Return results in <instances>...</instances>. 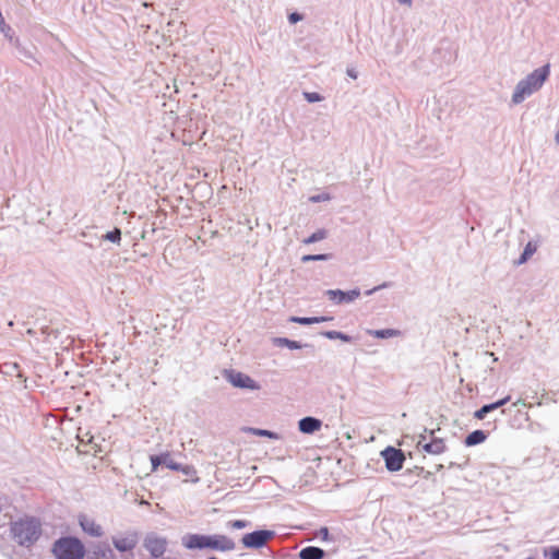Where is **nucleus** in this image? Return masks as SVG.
Wrapping results in <instances>:
<instances>
[{
	"label": "nucleus",
	"instance_id": "nucleus-24",
	"mask_svg": "<svg viewBox=\"0 0 559 559\" xmlns=\"http://www.w3.org/2000/svg\"><path fill=\"white\" fill-rule=\"evenodd\" d=\"M509 401H510V396L508 395V396H506V397H503V399H501V400H499V401H497V402H495V403L488 404V405H486V406H487V408H488V411H489V413H490V412H492L493 409H497V408H499V407L503 406V405H504V404H507Z\"/></svg>",
	"mask_w": 559,
	"mask_h": 559
},
{
	"label": "nucleus",
	"instance_id": "nucleus-4",
	"mask_svg": "<svg viewBox=\"0 0 559 559\" xmlns=\"http://www.w3.org/2000/svg\"><path fill=\"white\" fill-rule=\"evenodd\" d=\"M57 559H83L85 547L76 537H61L56 540L51 549Z\"/></svg>",
	"mask_w": 559,
	"mask_h": 559
},
{
	"label": "nucleus",
	"instance_id": "nucleus-35",
	"mask_svg": "<svg viewBox=\"0 0 559 559\" xmlns=\"http://www.w3.org/2000/svg\"><path fill=\"white\" fill-rule=\"evenodd\" d=\"M285 342V344L292 348V349H296V348H300V345L296 342V341H289L287 338L283 340Z\"/></svg>",
	"mask_w": 559,
	"mask_h": 559
},
{
	"label": "nucleus",
	"instance_id": "nucleus-13",
	"mask_svg": "<svg viewBox=\"0 0 559 559\" xmlns=\"http://www.w3.org/2000/svg\"><path fill=\"white\" fill-rule=\"evenodd\" d=\"M445 443L442 439L435 438L430 442L423 444V449L430 454H441L445 451Z\"/></svg>",
	"mask_w": 559,
	"mask_h": 559
},
{
	"label": "nucleus",
	"instance_id": "nucleus-6",
	"mask_svg": "<svg viewBox=\"0 0 559 559\" xmlns=\"http://www.w3.org/2000/svg\"><path fill=\"white\" fill-rule=\"evenodd\" d=\"M273 537V532L271 531H255L249 534H246L242 537V544L248 548H260L264 546L269 539Z\"/></svg>",
	"mask_w": 559,
	"mask_h": 559
},
{
	"label": "nucleus",
	"instance_id": "nucleus-16",
	"mask_svg": "<svg viewBox=\"0 0 559 559\" xmlns=\"http://www.w3.org/2000/svg\"><path fill=\"white\" fill-rule=\"evenodd\" d=\"M293 322H296V323H299V324H302V325H309V324H313V323H321V322H325V321H329V320H332V318H328V317H293L290 319Z\"/></svg>",
	"mask_w": 559,
	"mask_h": 559
},
{
	"label": "nucleus",
	"instance_id": "nucleus-26",
	"mask_svg": "<svg viewBox=\"0 0 559 559\" xmlns=\"http://www.w3.org/2000/svg\"><path fill=\"white\" fill-rule=\"evenodd\" d=\"M95 555L98 559H107L114 557L112 551L109 548H99L95 551Z\"/></svg>",
	"mask_w": 559,
	"mask_h": 559
},
{
	"label": "nucleus",
	"instance_id": "nucleus-2",
	"mask_svg": "<svg viewBox=\"0 0 559 559\" xmlns=\"http://www.w3.org/2000/svg\"><path fill=\"white\" fill-rule=\"evenodd\" d=\"M11 534L21 546L33 545L40 536V523L34 518H23L11 523Z\"/></svg>",
	"mask_w": 559,
	"mask_h": 559
},
{
	"label": "nucleus",
	"instance_id": "nucleus-23",
	"mask_svg": "<svg viewBox=\"0 0 559 559\" xmlns=\"http://www.w3.org/2000/svg\"><path fill=\"white\" fill-rule=\"evenodd\" d=\"M105 238L111 242H119L121 239V231L120 229L115 228L112 231L107 233Z\"/></svg>",
	"mask_w": 559,
	"mask_h": 559
},
{
	"label": "nucleus",
	"instance_id": "nucleus-17",
	"mask_svg": "<svg viewBox=\"0 0 559 559\" xmlns=\"http://www.w3.org/2000/svg\"><path fill=\"white\" fill-rule=\"evenodd\" d=\"M485 440V432L483 430H475L466 437L465 443L466 445H475L484 442Z\"/></svg>",
	"mask_w": 559,
	"mask_h": 559
},
{
	"label": "nucleus",
	"instance_id": "nucleus-38",
	"mask_svg": "<svg viewBox=\"0 0 559 559\" xmlns=\"http://www.w3.org/2000/svg\"><path fill=\"white\" fill-rule=\"evenodd\" d=\"M556 141H557V143H559V131L556 134Z\"/></svg>",
	"mask_w": 559,
	"mask_h": 559
},
{
	"label": "nucleus",
	"instance_id": "nucleus-1",
	"mask_svg": "<svg viewBox=\"0 0 559 559\" xmlns=\"http://www.w3.org/2000/svg\"><path fill=\"white\" fill-rule=\"evenodd\" d=\"M183 546L188 549H214L227 551L235 548V543L226 535L190 534L185 537Z\"/></svg>",
	"mask_w": 559,
	"mask_h": 559
},
{
	"label": "nucleus",
	"instance_id": "nucleus-14",
	"mask_svg": "<svg viewBox=\"0 0 559 559\" xmlns=\"http://www.w3.org/2000/svg\"><path fill=\"white\" fill-rule=\"evenodd\" d=\"M324 551L319 547L309 546L300 550V559H322Z\"/></svg>",
	"mask_w": 559,
	"mask_h": 559
},
{
	"label": "nucleus",
	"instance_id": "nucleus-12",
	"mask_svg": "<svg viewBox=\"0 0 559 559\" xmlns=\"http://www.w3.org/2000/svg\"><path fill=\"white\" fill-rule=\"evenodd\" d=\"M322 423L321 420L314 417H305L299 420L298 427L299 430L304 433H313L321 429Z\"/></svg>",
	"mask_w": 559,
	"mask_h": 559
},
{
	"label": "nucleus",
	"instance_id": "nucleus-27",
	"mask_svg": "<svg viewBox=\"0 0 559 559\" xmlns=\"http://www.w3.org/2000/svg\"><path fill=\"white\" fill-rule=\"evenodd\" d=\"M304 96L309 103H316V102L322 100V96L316 92H306V93H304Z\"/></svg>",
	"mask_w": 559,
	"mask_h": 559
},
{
	"label": "nucleus",
	"instance_id": "nucleus-29",
	"mask_svg": "<svg viewBox=\"0 0 559 559\" xmlns=\"http://www.w3.org/2000/svg\"><path fill=\"white\" fill-rule=\"evenodd\" d=\"M151 460V464H152V472H156L158 466L160 464H163V457H162V454L160 455H152L150 457Z\"/></svg>",
	"mask_w": 559,
	"mask_h": 559
},
{
	"label": "nucleus",
	"instance_id": "nucleus-19",
	"mask_svg": "<svg viewBox=\"0 0 559 559\" xmlns=\"http://www.w3.org/2000/svg\"><path fill=\"white\" fill-rule=\"evenodd\" d=\"M162 457H163V464H165L168 468H170L173 471H177V469L181 468V464L175 462L171 459V454L169 452L163 453Z\"/></svg>",
	"mask_w": 559,
	"mask_h": 559
},
{
	"label": "nucleus",
	"instance_id": "nucleus-28",
	"mask_svg": "<svg viewBox=\"0 0 559 559\" xmlns=\"http://www.w3.org/2000/svg\"><path fill=\"white\" fill-rule=\"evenodd\" d=\"M316 536L319 537L323 542H329L331 539L329 528L325 526L318 530V532L316 533Z\"/></svg>",
	"mask_w": 559,
	"mask_h": 559
},
{
	"label": "nucleus",
	"instance_id": "nucleus-30",
	"mask_svg": "<svg viewBox=\"0 0 559 559\" xmlns=\"http://www.w3.org/2000/svg\"><path fill=\"white\" fill-rule=\"evenodd\" d=\"M489 413L488 408L486 405H484L481 408H479L478 411L475 412L474 416L475 418L481 420L485 418V416Z\"/></svg>",
	"mask_w": 559,
	"mask_h": 559
},
{
	"label": "nucleus",
	"instance_id": "nucleus-10",
	"mask_svg": "<svg viewBox=\"0 0 559 559\" xmlns=\"http://www.w3.org/2000/svg\"><path fill=\"white\" fill-rule=\"evenodd\" d=\"M326 295L329 296L330 300L335 301L337 304L342 302H350L354 301L356 298L359 297L360 293L359 290H350V292H343L340 289H330L326 292Z\"/></svg>",
	"mask_w": 559,
	"mask_h": 559
},
{
	"label": "nucleus",
	"instance_id": "nucleus-32",
	"mask_svg": "<svg viewBox=\"0 0 559 559\" xmlns=\"http://www.w3.org/2000/svg\"><path fill=\"white\" fill-rule=\"evenodd\" d=\"M548 559H559V547H551L549 549Z\"/></svg>",
	"mask_w": 559,
	"mask_h": 559
},
{
	"label": "nucleus",
	"instance_id": "nucleus-33",
	"mask_svg": "<svg viewBox=\"0 0 559 559\" xmlns=\"http://www.w3.org/2000/svg\"><path fill=\"white\" fill-rule=\"evenodd\" d=\"M246 525H247V524H246V522H245V521H242V520H236V521H233V522L230 523V526H231L233 528H238V530H239V528H243Z\"/></svg>",
	"mask_w": 559,
	"mask_h": 559
},
{
	"label": "nucleus",
	"instance_id": "nucleus-15",
	"mask_svg": "<svg viewBox=\"0 0 559 559\" xmlns=\"http://www.w3.org/2000/svg\"><path fill=\"white\" fill-rule=\"evenodd\" d=\"M368 334L376 338H390L401 335V331L396 329L369 330Z\"/></svg>",
	"mask_w": 559,
	"mask_h": 559
},
{
	"label": "nucleus",
	"instance_id": "nucleus-36",
	"mask_svg": "<svg viewBox=\"0 0 559 559\" xmlns=\"http://www.w3.org/2000/svg\"><path fill=\"white\" fill-rule=\"evenodd\" d=\"M347 74L352 78V79H356L357 78V73L354 69H347Z\"/></svg>",
	"mask_w": 559,
	"mask_h": 559
},
{
	"label": "nucleus",
	"instance_id": "nucleus-22",
	"mask_svg": "<svg viewBox=\"0 0 559 559\" xmlns=\"http://www.w3.org/2000/svg\"><path fill=\"white\" fill-rule=\"evenodd\" d=\"M324 335L330 340H341L343 342H349L350 337L342 332L338 331H328L324 333Z\"/></svg>",
	"mask_w": 559,
	"mask_h": 559
},
{
	"label": "nucleus",
	"instance_id": "nucleus-3",
	"mask_svg": "<svg viewBox=\"0 0 559 559\" xmlns=\"http://www.w3.org/2000/svg\"><path fill=\"white\" fill-rule=\"evenodd\" d=\"M548 75L549 64H546L539 69H536L525 80L519 82L512 96L513 103L519 104L523 102L526 96H530L532 93L539 90L544 82L547 80Z\"/></svg>",
	"mask_w": 559,
	"mask_h": 559
},
{
	"label": "nucleus",
	"instance_id": "nucleus-20",
	"mask_svg": "<svg viewBox=\"0 0 559 559\" xmlns=\"http://www.w3.org/2000/svg\"><path fill=\"white\" fill-rule=\"evenodd\" d=\"M326 237V231L324 229L317 230L308 238L304 239V243L309 245L320 240H323Z\"/></svg>",
	"mask_w": 559,
	"mask_h": 559
},
{
	"label": "nucleus",
	"instance_id": "nucleus-9",
	"mask_svg": "<svg viewBox=\"0 0 559 559\" xmlns=\"http://www.w3.org/2000/svg\"><path fill=\"white\" fill-rule=\"evenodd\" d=\"M79 524L82 530L90 536L100 537L103 535V528L96 521L92 518H88L85 514H81L79 516Z\"/></svg>",
	"mask_w": 559,
	"mask_h": 559
},
{
	"label": "nucleus",
	"instance_id": "nucleus-7",
	"mask_svg": "<svg viewBox=\"0 0 559 559\" xmlns=\"http://www.w3.org/2000/svg\"><path fill=\"white\" fill-rule=\"evenodd\" d=\"M145 549L155 558L162 557L167 549V540L164 537L148 535L144 540Z\"/></svg>",
	"mask_w": 559,
	"mask_h": 559
},
{
	"label": "nucleus",
	"instance_id": "nucleus-37",
	"mask_svg": "<svg viewBox=\"0 0 559 559\" xmlns=\"http://www.w3.org/2000/svg\"><path fill=\"white\" fill-rule=\"evenodd\" d=\"M397 1L402 4H407V5H411V3H412V0H397Z\"/></svg>",
	"mask_w": 559,
	"mask_h": 559
},
{
	"label": "nucleus",
	"instance_id": "nucleus-31",
	"mask_svg": "<svg viewBox=\"0 0 559 559\" xmlns=\"http://www.w3.org/2000/svg\"><path fill=\"white\" fill-rule=\"evenodd\" d=\"M253 432L257 436H263V437H269V438H275L276 437L274 432L269 431V430H263V429H253Z\"/></svg>",
	"mask_w": 559,
	"mask_h": 559
},
{
	"label": "nucleus",
	"instance_id": "nucleus-5",
	"mask_svg": "<svg viewBox=\"0 0 559 559\" xmlns=\"http://www.w3.org/2000/svg\"><path fill=\"white\" fill-rule=\"evenodd\" d=\"M382 455L385 461V466L391 472H397L402 469L405 456L404 453L394 448H388L382 452Z\"/></svg>",
	"mask_w": 559,
	"mask_h": 559
},
{
	"label": "nucleus",
	"instance_id": "nucleus-11",
	"mask_svg": "<svg viewBox=\"0 0 559 559\" xmlns=\"http://www.w3.org/2000/svg\"><path fill=\"white\" fill-rule=\"evenodd\" d=\"M112 544L116 549L121 552L131 551L135 548L138 539L135 534H129L126 536L115 537L112 539Z\"/></svg>",
	"mask_w": 559,
	"mask_h": 559
},
{
	"label": "nucleus",
	"instance_id": "nucleus-21",
	"mask_svg": "<svg viewBox=\"0 0 559 559\" xmlns=\"http://www.w3.org/2000/svg\"><path fill=\"white\" fill-rule=\"evenodd\" d=\"M536 251V247L532 243V242H528L526 245V247L524 248V251L519 260V263H524L526 262V260L532 257L534 254V252Z\"/></svg>",
	"mask_w": 559,
	"mask_h": 559
},
{
	"label": "nucleus",
	"instance_id": "nucleus-25",
	"mask_svg": "<svg viewBox=\"0 0 559 559\" xmlns=\"http://www.w3.org/2000/svg\"><path fill=\"white\" fill-rule=\"evenodd\" d=\"M328 254H307L301 258L302 262H309V261H322L326 260Z\"/></svg>",
	"mask_w": 559,
	"mask_h": 559
},
{
	"label": "nucleus",
	"instance_id": "nucleus-34",
	"mask_svg": "<svg viewBox=\"0 0 559 559\" xmlns=\"http://www.w3.org/2000/svg\"><path fill=\"white\" fill-rule=\"evenodd\" d=\"M301 19H302L301 15L296 13V12L289 14V16H288L289 22L293 23V24L297 23Z\"/></svg>",
	"mask_w": 559,
	"mask_h": 559
},
{
	"label": "nucleus",
	"instance_id": "nucleus-8",
	"mask_svg": "<svg viewBox=\"0 0 559 559\" xmlns=\"http://www.w3.org/2000/svg\"><path fill=\"white\" fill-rule=\"evenodd\" d=\"M226 378L234 386L250 389V390L259 389V385L257 384V382L245 373L230 370V371L226 372Z\"/></svg>",
	"mask_w": 559,
	"mask_h": 559
},
{
	"label": "nucleus",
	"instance_id": "nucleus-18",
	"mask_svg": "<svg viewBox=\"0 0 559 559\" xmlns=\"http://www.w3.org/2000/svg\"><path fill=\"white\" fill-rule=\"evenodd\" d=\"M178 471L186 475L192 483H198L200 479L197 469L192 465H181V468Z\"/></svg>",
	"mask_w": 559,
	"mask_h": 559
}]
</instances>
